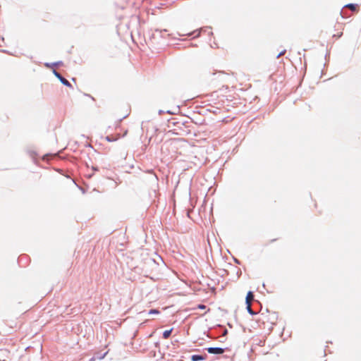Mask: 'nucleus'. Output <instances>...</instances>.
I'll list each match as a JSON object with an SVG mask.
<instances>
[{"instance_id":"obj_5","label":"nucleus","mask_w":361,"mask_h":361,"mask_svg":"<svg viewBox=\"0 0 361 361\" xmlns=\"http://www.w3.org/2000/svg\"><path fill=\"white\" fill-rule=\"evenodd\" d=\"M205 359V357L198 355H193L191 357L192 361H200Z\"/></svg>"},{"instance_id":"obj_2","label":"nucleus","mask_w":361,"mask_h":361,"mask_svg":"<svg viewBox=\"0 0 361 361\" xmlns=\"http://www.w3.org/2000/svg\"><path fill=\"white\" fill-rule=\"evenodd\" d=\"M207 351L210 354H222L224 353V349L221 348H208Z\"/></svg>"},{"instance_id":"obj_10","label":"nucleus","mask_w":361,"mask_h":361,"mask_svg":"<svg viewBox=\"0 0 361 361\" xmlns=\"http://www.w3.org/2000/svg\"><path fill=\"white\" fill-rule=\"evenodd\" d=\"M159 311L157 310H151L149 312V314H159Z\"/></svg>"},{"instance_id":"obj_13","label":"nucleus","mask_w":361,"mask_h":361,"mask_svg":"<svg viewBox=\"0 0 361 361\" xmlns=\"http://www.w3.org/2000/svg\"><path fill=\"white\" fill-rule=\"evenodd\" d=\"M276 240V239H272L268 241V244L273 243L274 241Z\"/></svg>"},{"instance_id":"obj_11","label":"nucleus","mask_w":361,"mask_h":361,"mask_svg":"<svg viewBox=\"0 0 361 361\" xmlns=\"http://www.w3.org/2000/svg\"><path fill=\"white\" fill-rule=\"evenodd\" d=\"M285 53H286V50H283V51H280V53L277 56V58H279L280 56H283Z\"/></svg>"},{"instance_id":"obj_4","label":"nucleus","mask_w":361,"mask_h":361,"mask_svg":"<svg viewBox=\"0 0 361 361\" xmlns=\"http://www.w3.org/2000/svg\"><path fill=\"white\" fill-rule=\"evenodd\" d=\"M246 304H251L252 301L254 300V295L252 292L249 291L246 296Z\"/></svg>"},{"instance_id":"obj_8","label":"nucleus","mask_w":361,"mask_h":361,"mask_svg":"<svg viewBox=\"0 0 361 361\" xmlns=\"http://www.w3.org/2000/svg\"><path fill=\"white\" fill-rule=\"evenodd\" d=\"M346 7H348L352 11H355L357 9V5L353 4H348Z\"/></svg>"},{"instance_id":"obj_3","label":"nucleus","mask_w":361,"mask_h":361,"mask_svg":"<svg viewBox=\"0 0 361 361\" xmlns=\"http://www.w3.org/2000/svg\"><path fill=\"white\" fill-rule=\"evenodd\" d=\"M54 75L60 80V81L65 85L68 87H71V83L63 77L61 75L60 73H59L57 71H54Z\"/></svg>"},{"instance_id":"obj_9","label":"nucleus","mask_w":361,"mask_h":361,"mask_svg":"<svg viewBox=\"0 0 361 361\" xmlns=\"http://www.w3.org/2000/svg\"><path fill=\"white\" fill-rule=\"evenodd\" d=\"M247 310L248 312L250 313L251 314H254V312L251 307V304H247Z\"/></svg>"},{"instance_id":"obj_6","label":"nucleus","mask_w":361,"mask_h":361,"mask_svg":"<svg viewBox=\"0 0 361 361\" xmlns=\"http://www.w3.org/2000/svg\"><path fill=\"white\" fill-rule=\"evenodd\" d=\"M172 331H173V328L169 329V330H166L164 331L163 333V338L164 339H167L169 338V337L171 336V333H172Z\"/></svg>"},{"instance_id":"obj_7","label":"nucleus","mask_w":361,"mask_h":361,"mask_svg":"<svg viewBox=\"0 0 361 361\" xmlns=\"http://www.w3.org/2000/svg\"><path fill=\"white\" fill-rule=\"evenodd\" d=\"M119 137V135H116V136H114V135H108L106 137V140L108 141V142H113V141H116L118 139Z\"/></svg>"},{"instance_id":"obj_12","label":"nucleus","mask_w":361,"mask_h":361,"mask_svg":"<svg viewBox=\"0 0 361 361\" xmlns=\"http://www.w3.org/2000/svg\"><path fill=\"white\" fill-rule=\"evenodd\" d=\"M197 308L201 309V310H204L206 308V306L204 305H199L197 306Z\"/></svg>"},{"instance_id":"obj_1","label":"nucleus","mask_w":361,"mask_h":361,"mask_svg":"<svg viewBox=\"0 0 361 361\" xmlns=\"http://www.w3.org/2000/svg\"><path fill=\"white\" fill-rule=\"evenodd\" d=\"M278 316L276 312H267L260 314L259 321L264 324L274 325L276 323Z\"/></svg>"}]
</instances>
